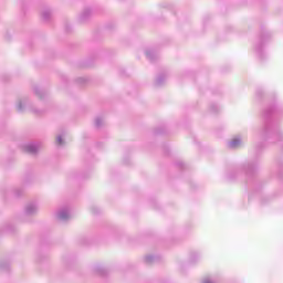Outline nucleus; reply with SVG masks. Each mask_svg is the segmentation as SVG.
Here are the masks:
<instances>
[{
  "mask_svg": "<svg viewBox=\"0 0 283 283\" xmlns=\"http://www.w3.org/2000/svg\"><path fill=\"white\" fill-rule=\"evenodd\" d=\"M230 145H231V147H238L240 145V139H238V138L232 139Z\"/></svg>",
  "mask_w": 283,
  "mask_h": 283,
  "instance_id": "obj_1",
  "label": "nucleus"
},
{
  "mask_svg": "<svg viewBox=\"0 0 283 283\" xmlns=\"http://www.w3.org/2000/svg\"><path fill=\"white\" fill-rule=\"evenodd\" d=\"M27 151L29 154H34V151H36V147H34V146H27Z\"/></svg>",
  "mask_w": 283,
  "mask_h": 283,
  "instance_id": "obj_2",
  "label": "nucleus"
},
{
  "mask_svg": "<svg viewBox=\"0 0 283 283\" xmlns=\"http://www.w3.org/2000/svg\"><path fill=\"white\" fill-rule=\"evenodd\" d=\"M56 143H57V145H63V138L57 137Z\"/></svg>",
  "mask_w": 283,
  "mask_h": 283,
  "instance_id": "obj_3",
  "label": "nucleus"
},
{
  "mask_svg": "<svg viewBox=\"0 0 283 283\" xmlns=\"http://www.w3.org/2000/svg\"><path fill=\"white\" fill-rule=\"evenodd\" d=\"M203 283H210L209 281H206V282H203Z\"/></svg>",
  "mask_w": 283,
  "mask_h": 283,
  "instance_id": "obj_4",
  "label": "nucleus"
}]
</instances>
